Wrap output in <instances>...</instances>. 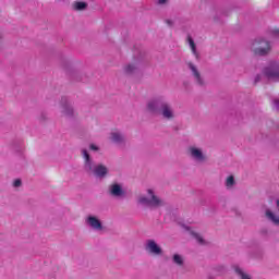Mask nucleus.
I'll use <instances>...</instances> for the list:
<instances>
[{"instance_id": "obj_1", "label": "nucleus", "mask_w": 279, "mask_h": 279, "mask_svg": "<svg viewBox=\"0 0 279 279\" xmlns=\"http://www.w3.org/2000/svg\"><path fill=\"white\" fill-rule=\"evenodd\" d=\"M146 111L153 117H160L166 121H173L175 119V111L173 106L167 101L166 97L159 96L149 99L146 104Z\"/></svg>"}, {"instance_id": "obj_2", "label": "nucleus", "mask_w": 279, "mask_h": 279, "mask_svg": "<svg viewBox=\"0 0 279 279\" xmlns=\"http://www.w3.org/2000/svg\"><path fill=\"white\" fill-rule=\"evenodd\" d=\"M82 156L84 159L83 169L87 175H94L99 180L108 178V173H110L108 167L104 163H96L86 148L82 149Z\"/></svg>"}, {"instance_id": "obj_3", "label": "nucleus", "mask_w": 279, "mask_h": 279, "mask_svg": "<svg viewBox=\"0 0 279 279\" xmlns=\"http://www.w3.org/2000/svg\"><path fill=\"white\" fill-rule=\"evenodd\" d=\"M145 62H147V51L144 48H135L133 62L124 68V73L126 75H134L135 71H138Z\"/></svg>"}, {"instance_id": "obj_4", "label": "nucleus", "mask_w": 279, "mask_h": 279, "mask_svg": "<svg viewBox=\"0 0 279 279\" xmlns=\"http://www.w3.org/2000/svg\"><path fill=\"white\" fill-rule=\"evenodd\" d=\"M61 66L68 73V75H69L70 80H72V82H83V83L88 82L87 74L73 68V64H71V61H69V59L62 57L61 58Z\"/></svg>"}, {"instance_id": "obj_5", "label": "nucleus", "mask_w": 279, "mask_h": 279, "mask_svg": "<svg viewBox=\"0 0 279 279\" xmlns=\"http://www.w3.org/2000/svg\"><path fill=\"white\" fill-rule=\"evenodd\" d=\"M251 51H253L255 56L265 58V56H269V51H271V44L263 37H257L252 41Z\"/></svg>"}, {"instance_id": "obj_6", "label": "nucleus", "mask_w": 279, "mask_h": 279, "mask_svg": "<svg viewBox=\"0 0 279 279\" xmlns=\"http://www.w3.org/2000/svg\"><path fill=\"white\" fill-rule=\"evenodd\" d=\"M147 193L150 198L147 196H140L137 199V204H140V206H146V208H160L165 206V201L160 199V197L154 193V190L148 189Z\"/></svg>"}, {"instance_id": "obj_7", "label": "nucleus", "mask_w": 279, "mask_h": 279, "mask_svg": "<svg viewBox=\"0 0 279 279\" xmlns=\"http://www.w3.org/2000/svg\"><path fill=\"white\" fill-rule=\"evenodd\" d=\"M61 106V114L69 121H74V119L77 118V113L75 112V109L73 108V105L69 102V98L62 97L60 100Z\"/></svg>"}, {"instance_id": "obj_8", "label": "nucleus", "mask_w": 279, "mask_h": 279, "mask_svg": "<svg viewBox=\"0 0 279 279\" xmlns=\"http://www.w3.org/2000/svg\"><path fill=\"white\" fill-rule=\"evenodd\" d=\"M108 196L114 199H125L128 192L123 190V185L119 182H113L108 186Z\"/></svg>"}, {"instance_id": "obj_9", "label": "nucleus", "mask_w": 279, "mask_h": 279, "mask_svg": "<svg viewBox=\"0 0 279 279\" xmlns=\"http://www.w3.org/2000/svg\"><path fill=\"white\" fill-rule=\"evenodd\" d=\"M263 74L267 80L272 82H279V63L278 61H271L268 66L263 69Z\"/></svg>"}, {"instance_id": "obj_10", "label": "nucleus", "mask_w": 279, "mask_h": 279, "mask_svg": "<svg viewBox=\"0 0 279 279\" xmlns=\"http://www.w3.org/2000/svg\"><path fill=\"white\" fill-rule=\"evenodd\" d=\"M144 250L151 256H162L165 251L156 243V240L148 239L144 244Z\"/></svg>"}, {"instance_id": "obj_11", "label": "nucleus", "mask_w": 279, "mask_h": 279, "mask_svg": "<svg viewBox=\"0 0 279 279\" xmlns=\"http://www.w3.org/2000/svg\"><path fill=\"white\" fill-rule=\"evenodd\" d=\"M187 151L190 158H192V160H195V162H206L208 160V157L204 155V150L202 148L190 146Z\"/></svg>"}, {"instance_id": "obj_12", "label": "nucleus", "mask_w": 279, "mask_h": 279, "mask_svg": "<svg viewBox=\"0 0 279 279\" xmlns=\"http://www.w3.org/2000/svg\"><path fill=\"white\" fill-rule=\"evenodd\" d=\"M110 141L114 145H118L119 147H125V144L128 143V140L125 138V134L121 131H113L110 133Z\"/></svg>"}, {"instance_id": "obj_13", "label": "nucleus", "mask_w": 279, "mask_h": 279, "mask_svg": "<svg viewBox=\"0 0 279 279\" xmlns=\"http://www.w3.org/2000/svg\"><path fill=\"white\" fill-rule=\"evenodd\" d=\"M85 223H87V226H89V228H93V230H97L98 232L104 230V225L101 223V220H99V218H97V216L89 215L86 218Z\"/></svg>"}, {"instance_id": "obj_14", "label": "nucleus", "mask_w": 279, "mask_h": 279, "mask_svg": "<svg viewBox=\"0 0 279 279\" xmlns=\"http://www.w3.org/2000/svg\"><path fill=\"white\" fill-rule=\"evenodd\" d=\"M187 66H189L190 71H192V75H193L197 86H206V82L202 77L199 70H197V66H195V64H193L191 62L187 64Z\"/></svg>"}, {"instance_id": "obj_15", "label": "nucleus", "mask_w": 279, "mask_h": 279, "mask_svg": "<svg viewBox=\"0 0 279 279\" xmlns=\"http://www.w3.org/2000/svg\"><path fill=\"white\" fill-rule=\"evenodd\" d=\"M11 147L15 154H23V140H13Z\"/></svg>"}, {"instance_id": "obj_16", "label": "nucleus", "mask_w": 279, "mask_h": 279, "mask_svg": "<svg viewBox=\"0 0 279 279\" xmlns=\"http://www.w3.org/2000/svg\"><path fill=\"white\" fill-rule=\"evenodd\" d=\"M182 228H184V230H186V232H190L191 236H193L194 239H196V241H198V243H201V245H204L205 240L199 236V233L193 231L191 229V227L186 226V225H182Z\"/></svg>"}, {"instance_id": "obj_17", "label": "nucleus", "mask_w": 279, "mask_h": 279, "mask_svg": "<svg viewBox=\"0 0 279 279\" xmlns=\"http://www.w3.org/2000/svg\"><path fill=\"white\" fill-rule=\"evenodd\" d=\"M72 8L75 12H84V10H88V3L85 1H75Z\"/></svg>"}, {"instance_id": "obj_18", "label": "nucleus", "mask_w": 279, "mask_h": 279, "mask_svg": "<svg viewBox=\"0 0 279 279\" xmlns=\"http://www.w3.org/2000/svg\"><path fill=\"white\" fill-rule=\"evenodd\" d=\"M266 218L268 219V221H271V223H274V226H279V217L274 214V211H271V209H266Z\"/></svg>"}, {"instance_id": "obj_19", "label": "nucleus", "mask_w": 279, "mask_h": 279, "mask_svg": "<svg viewBox=\"0 0 279 279\" xmlns=\"http://www.w3.org/2000/svg\"><path fill=\"white\" fill-rule=\"evenodd\" d=\"M189 45L191 47L192 53L195 56L196 60H199V52H197V46L195 45V40H193V37H187Z\"/></svg>"}, {"instance_id": "obj_20", "label": "nucleus", "mask_w": 279, "mask_h": 279, "mask_svg": "<svg viewBox=\"0 0 279 279\" xmlns=\"http://www.w3.org/2000/svg\"><path fill=\"white\" fill-rule=\"evenodd\" d=\"M213 271L216 274V276H223L228 272V268L223 265H218L213 268Z\"/></svg>"}, {"instance_id": "obj_21", "label": "nucleus", "mask_w": 279, "mask_h": 279, "mask_svg": "<svg viewBox=\"0 0 279 279\" xmlns=\"http://www.w3.org/2000/svg\"><path fill=\"white\" fill-rule=\"evenodd\" d=\"M172 263H174V265H178V267H183L184 266V257H182V255H180V254H174L172 256Z\"/></svg>"}, {"instance_id": "obj_22", "label": "nucleus", "mask_w": 279, "mask_h": 279, "mask_svg": "<svg viewBox=\"0 0 279 279\" xmlns=\"http://www.w3.org/2000/svg\"><path fill=\"white\" fill-rule=\"evenodd\" d=\"M234 271L241 279H252V277L250 275L245 274V271H243V269H241V267H239V266L234 267Z\"/></svg>"}, {"instance_id": "obj_23", "label": "nucleus", "mask_w": 279, "mask_h": 279, "mask_svg": "<svg viewBox=\"0 0 279 279\" xmlns=\"http://www.w3.org/2000/svg\"><path fill=\"white\" fill-rule=\"evenodd\" d=\"M234 184H236V181L234 180L233 175H229L226 180V186L228 189H232V186H234Z\"/></svg>"}, {"instance_id": "obj_24", "label": "nucleus", "mask_w": 279, "mask_h": 279, "mask_svg": "<svg viewBox=\"0 0 279 279\" xmlns=\"http://www.w3.org/2000/svg\"><path fill=\"white\" fill-rule=\"evenodd\" d=\"M263 251L262 250H256L254 253H253V258H257L258 260H260L263 258Z\"/></svg>"}, {"instance_id": "obj_25", "label": "nucleus", "mask_w": 279, "mask_h": 279, "mask_svg": "<svg viewBox=\"0 0 279 279\" xmlns=\"http://www.w3.org/2000/svg\"><path fill=\"white\" fill-rule=\"evenodd\" d=\"M13 186L14 189H21V186H23V181L21 179H15L13 181Z\"/></svg>"}, {"instance_id": "obj_26", "label": "nucleus", "mask_w": 279, "mask_h": 279, "mask_svg": "<svg viewBox=\"0 0 279 279\" xmlns=\"http://www.w3.org/2000/svg\"><path fill=\"white\" fill-rule=\"evenodd\" d=\"M268 233L269 231L267 230V228H263L259 230V234H262V236H267Z\"/></svg>"}, {"instance_id": "obj_27", "label": "nucleus", "mask_w": 279, "mask_h": 279, "mask_svg": "<svg viewBox=\"0 0 279 279\" xmlns=\"http://www.w3.org/2000/svg\"><path fill=\"white\" fill-rule=\"evenodd\" d=\"M89 149H92V151H99V146H97L95 144H90Z\"/></svg>"}, {"instance_id": "obj_28", "label": "nucleus", "mask_w": 279, "mask_h": 279, "mask_svg": "<svg viewBox=\"0 0 279 279\" xmlns=\"http://www.w3.org/2000/svg\"><path fill=\"white\" fill-rule=\"evenodd\" d=\"M271 36H274V38H279V29L271 31Z\"/></svg>"}, {"instance_id": "obj_29", "label": "nucleus", "mask_w": 279, "mask_h": 279, "mask_svg": "<svg viewBox=\"0 0 279 279\" xmlns=\"http://www.w3.org/2000/svg\"><path fill=\"white\" fill-rule=\"evenodd\" d=\"M39 121H47V113L41 112L39 117Z\"/></svg>"}, {"instance_id": "obj_30", "label": "nucleus", "mask_w": 279, "mask_h": 279, "mask_svg": "<svg viewBox=\"0 0 279 279\" xmlns=\"http://www.w3.org/2000/svg\"><path fill=\"white\" fill-rule=\"evenodd\" d=\"M262 77H263V76H262L260 74H257V75L255 76L254 84H258V82H260Z\"/></svg>"}, {"instance_id": "obj_31", "label": "nucleus", "mask_w": 279, "mask_h": 279, "mask_svg": "<svg viewBox=\"0 0 279 279\" xmlns=\"http://www.w3.org/2000/svg\"><path fill=\"white\" fill-rule=\"evenodd\" d=\"M158 5H165L167 3V0H157Z\"/></svg>"}, {"instance_id": "obj_32", "label": "nucleus", "mask_w": 279, "mask_h": 279, "mask_svg": "<svg viewBox=\"0 0 279 279\" xmlns=\"http://www.w3.org/2000/svg\"><path fill=\"white\" fill-rule=\"evenodd\" d=\"M167 25H169V27H173V21L171 20H166Z\"/></svg>"}, {"instance_id": "obj_33", "label": "nucleus", "mask_w": 279, "mask_h": 279, "mask_svg": "<svg viewBox=\"0 0 279 279\" xmlns=\"http://www.w3.org/2000/svg\"><path fill=\"white\" fill-rule=\"evenodd\" d=\"M233 210H234L236 217H241V211H239L238 209H233Z\"/></svg>"}, {"instance_id": "obj_34", "label": "nucleus", "mask_w": 279, "mask_h": 279, "mask_svg": "<svg viewBox=\"0 0 279 279\" xmlns=\"http://www.w3.org/2000/svg\"><path fill=\"white\" fill-rule=\"evenodd\" d=\"M275 106H276V108L279 110V100H276V101H275Z\"/></svg>"}, {"instance_id": "obj_35", "label": "nucleus", "mask_w": 279, "mask_h": 279, "mask_svg": "<svg viewBox=\"0 0 279 279\" xmlns=\"http://www.w3.org/2000/svg\"><path fill=\"white\" fill-rule=\"evenodd\" d=\"M174 132H180V128L179 126H173Z\"/></svg>"}, {"instance_id": "obj_36", "label": "nucleus", "mask_w": 279, "mask_h": 279, "mask_svg": "<svg viewBox=\"0 0 279 279\" xmlns=\"http://www.w3.org/2000/svg\"><path fill=\"white\" fill-rule=\"evenodd\" d=\"M3 40V33L0 32V43Z\"/></svg>"}, {"instance_id": "obj_37", "label": "nucleus", "mask_w": 279, "mask_h": 279, "mask_svg": "<svg viewBox=\"0 0 279 279\" xmlns=\"http://www.w3.org/2000/svg\"><path fill=\"white\" fill-rule=\"evenodd\" d=\"M183 86L186 88V86H189V82H183Z\"/></svg>"}, {"instance_id": "obj_38", "label": "nucleus", "mask_w": 279, "mask_h": 279, "mask_svg": "<svg viewBox=\"0 0 279 279\" xmlns=\"http://www.w3.org/2000/svg\"><path fill=\"white\" fill-rule=\"evenodd\" d=\"M207 279H215V277L213 275H209Z\"/></svg>"}]
</instances>
